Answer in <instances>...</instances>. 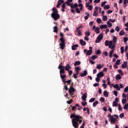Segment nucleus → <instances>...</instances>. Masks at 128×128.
Listing matches in <instances>:
<instances>
[{
	"label": "nucleus",
	"instance_id": "nucleus-35",
	"mask_svg": "<svg viewBox=\"0 0 128 128\" xmlns=\"http://www.w3.org/2000/svg\"><path fill=\"white\" fill-rule=\"evenodd\" d=\"M91 60H96V58H98V56L94 55L90 58Z\"/></svg>",
	"mask_w": 128,
	"mask_h": 128
},
{
	"label": "nucleus",
	"instance_id": "nucleus-47",
	"mask_svg": "<svg viewBox=\"0 0 128 128\" xmlns=\"http://www.w3.org/2000/svg\"><path fill=\"white\" fill-rule=\"evenodd\" d=\"M100 39L98 38H96V44H98V42H100Z\"/></svg>",
	"mask_w": 128,
	"mask_h": 128
},
{
	"label": "nucleus",
	"instance_id": "nucleus-1",
	"mask_svg": "<svg viewBox=\"0 0 128 128\" xmlns=\"http://www.w3.org/2000/svg\"><path fill=\"white\" fill-rule=\"evenodd\" d=\"M70 118L72 119V124L74 128H78V126L82 122V117L80 115L73 114L70 115Z\"/></svg>",
	"mask_w": 128,
	"mask_h": 128
},
{
	"label": "nucleus",
	"instance_id": "nucleus-31",
	"mask_svg": "<svg viewBox=\"0 0 128 128\" xmlns=\"http://www.w3.org/2000/svg\"><path fill=\"white\" fill-rule=\"evenodd\" d=\"M70 82H72V80H68L67 81H66L65 80V82H64V84H68L67 86H68V84H70Z\"/></svg>",
	"mask_w": 128,
	"mask_h": 128
},
{
	"label": "nucleus",
	"instance_id": "nucleus-25",
	"mask_svg": "<svg viewBox=\"0 0 128 128\" xmlns=\"http://www.w3.org/2000/svg\"><path fill=\"white\" fill-rule=\"evenodd\" d=\"M97 38H99L100 40H102V38H104V35L102 34H99Z\"/></svg>",
	"mask_w": 128,
	"mask_h": 128
},
{
	"label": "nucleus",
	"instance_id": "nucleus-63",
	"mask_svg": "<svg viewBox=\"0 0 128 128\" xmlns=\"http://www.w3.org/2000/svg\"><path fill=\"white\" fill-rule=\"evenodd\" d=\"M124 92H128V86H126L124 90Z\"/></svg>",
	"mask_w": 128,
	"mask_h": 128
},
{
	"label": "nucleus",
	"instance_id": "nucleus-26",
	"mask_svg": "<svg viewBox=\"0 0 128 128\" xmlns=\"http://www.w3.org/2000/svg\"><path fill=\"white\" fill-rule=\"evenodd\" d=\"M54 32H56L58 33V26H54Z\"/></svg>",
	"mask_w": 128,
	"mask_h": 128
},
{
	"label": "nucleus",
	"instance_id": "nucleus-41",
	"mask_svg": "<svg viewBox=\"0 0 128 128\" xmlns=\"http://www.w3.org/2000/svg\"><path fill=\"white\" fill-rule=\"evenodd\" d=\"M96 100V98H92L89 100V102H94Z\"/></svg>",
	"mask_w": 128,
	"mask_h": 128
},
{
	"label": "nucleus",
	"instance_id": "nucleus-16",
	"mask_svg": "<svg viewBox=\"0 0 128 128\" xmlns=\"http://www.w3.org/2000/svg\"><path fill=\"white\" fill-rule=\"evenodd\" d=\"M76 70V74H78V72H80V66H77L75 68Z\"/></svg>",
	"mask_w": 128,
	"mask_h": 128
},
{
	"label": "nucleus",
	"instance_id": "nucleus-28",
	"mask_svg": "<svg viewBox=\"0 0 128 128\" xmlns=\"http://www.w3.org/2000/svg\"><path fill=\"white\" fill-rule=\"evenodd\" d=\"M78 4H75L74 5L72 4V5L70 6L71 8H78Z\"/></svg>",
	"mask_w": 128,
	"mask_h": 128
},
{
	"label": "nucleus",
	"instance_id": "nucleus-10",
	"mask_svg": "<svg viewBox=\"0 0 128 128\" xmlns=\"http://www.w3.org/2000/svg\"><path fill=\"white\" fill-rule=\"evenodd\" d=\"M66 70H67V72H68L70 68H72V67L70 66L69 64H66V66L64 68Z\"/></svg>",
	"mask_w": 128,
	"mask_h": 128
},
{
	"label": "nucleus",
	"instance_id": "nucleus-43",
	"mask_svg": "<svg viewBox=\"0 0 128 128\" xmlns=\"http://www.w3.org/2000/svg\"><path fill=\"white\" fill-rule=\"evenodd\" d=\"M75 10H76V12H77V14H80V8H76L75 9Z\"/></svg>",
	"mask_w": 128,
	"mask_h": 128
},
{
	"label": "nucleus",
	"instance_id": "nucleus-44",
	"mask_svg": "<svg viewBox=\"0 0 128 128\" xmlns=\"http://www.w3.org/2000/svg\"><path fill=\"white\" fill-rule=\"evenodd\" d=\"M64 4H67L68 6H72V4L68 1H66V2H65Z\"/></svg>",
	"mask_w": 128,
	"mask_h": 128
},
{
	"label": "nucleus",
	"instance_id": "nucleus-32",
	"mask_svg": "<svg viewBox=\"0 0 128 128\" xmlns=\"http://www.w3.org/2000/svg\"><path fill=\"white\" fill-rule=\"evenodd\" d=\"M108 28V26L107 25H102L100 26V28H101L102 30V28Z\"/></svg>",
	"mask_w": 128,
	"mask_h": 128
},
{
	"label": "nucleus",
	"instance_id": "nucleus-30",
	"mask_svg": "<svg viewBox=\"0 0 128 128\" xmlns=\"http://www.w3.org/2000/svg\"><path fill=\"white\" fill-rule=\"evenodd\" d=\"M114 50H112L110 52V54H109V56L110 58H112V54H114Z\"/></svg>",
	"mask_w": 128,
	"mask_h": 128
},
{
	"label": "nucleus",
	"instance_id": "nucleus-27",
	"mask_svg": "<svg viewBox=\"0 0 128 128\" xmlns=\"http://www.w3.org/2000/svg\"><path fill=\"white\" fill-rule=\"evenodd\" d=\"M94 32H96V34H100V28L96 27L95 28Z\"/></svg>",
	"mask_w": 128,
	"mask_h": 128
},
{
	"label": "nucleus",
	"instance_id": "nucleus-60",
	"mask_svg": "<svg viewBox=\"0 0 128 128\" xmlns=\"http://www.w3.org/2000/svg\"><path fill=\"white\" fill-rule=\"evenodd\" d=\"M84 40H86L87 42H88V40H90V38H88V36H86L84 37Z\"/></svg>",
	"mask_w": 128,
	"mask_h": 128
},
{
	"label": "nucleus",
	"instance_id": "nucleus-51",
	"mask_svg": "<svg viewBox=\"0 0 128 128\" xmlns=\"http://www.w3.org/2000/svg\"><path fill=\"white\" fill-rule=\"evenodd\" d=\"M78 74H77L76 73V74H73V78H78Z\"/></svg>",
	"mask_w": 128,
	"mask_h": 128
},
{
	"label": "nucleus",
	"instance_id": "nucleus-21",
	"mask_svg": "<svg viewBox=\"0 0 128 128\" xmlns=\"http://www.w3.org/2000/svg\"><path fill=\"white\" fill-rule=\"evenodd\" d=\"M92 54V50H88L86 52V55L90 56Z\"/></svg>",
	"mask_w": 128,
	"mask_h": 128
},
{
	"label": "nucleus",
	"instance_id": "nucleus-57",
	"mask_svg": "<svg viewBox=\"0 0 128 128\" xmlns=\"http://www.w3.org/2000/svg\"><path fill=\"white\" fill-rule=\"evenodd\" d=\"M120 60H116V64L117 66H118V64H120Z\"/></svg>",
	"mask_w": 128,
	"mask_h": 128
},
{
	"label": "nucleus",
	"instance_id": "nucleus-5",
	"mask_svg": "<svg viewBox=\"0 0 128 128\" xmlns=\"http://www.w3.org/2000/svg\"><path fill=\"white\" fill-rule=\"evenodd\" d=\"M112 40L108 41V40L105 41L106 46H109V48H110V47L112 46Z\"/></svg>",
	"mask_w": 128,
	"mask_h": 128
},
{
	"label": "nucleus",
	"instance_id": "nucleus-12",
	"mask_svg": "<svg viewBox=\"0 0 128 128\" xmlns=\"http://www.w3.org/2000/svg\"><path fill=\"white\" fill-rule=\"evenodd\" d=\"M69 94H70V92H76V90H74V88H72V86H70V88L68 89Z\"/></svg>",
	"mask_w": 128,
	"mask_h": 128
},
{
	"label": "nucleus",
	"instance_id": "nucleus-50",
	"mask_svg": "<svg viewBox=\"0 0 128 128\" xmlns=\"http://www.w3.org/2000/svg\"><path fill=\"white\" fill-rule=\"evenodd\" d=\"M82 106H86V104H88V103L86 102H82Z\"/></svg>",
	"mask_w": 128,
	"mask_h": 128
},
{
	"label": "nucleus",
	"instance_id": "nucleus-37",
	"mask_svg": "<svg viewBox=\"0 0 128 128\" xmlns=\"http://www.w3.org/2000/svg\"><path fill=\"white\" fill-rule=\"evenodd\" d=\"M120 36H124V30H122L120 33H119Z\"/></svg>",
	"mask_w": 128,
	"mask_h": 128
},
{
	"label": "nucleus",
	"instance_id": "nucleus-53",
	"mask_svg": "<svg viewBox=\"0 0 128 128\" xmlns=\"http://www.w3.org/2000/svg\"><path fill=\"white\" fill-rule=\"evenodd\" d=\"M122 103L123 104H126V99H122Z\"/></svg>",
	"mask_w": 128,
	"mask_h": 128
},
{
	"label": "nucleus",
	"instance_id": "nucleus-56",
	"mask_svg": "<svg viewBox=\"0 0 128 128\" xmlns=\"http://www.w3.org/2000/svg\"><path fill=\"white\" fill-rule=\"evenodd\" d=\"M124 46H122L120 48L121 54H123L124 53Z\"/></svg>",
	"mask_w": 128,
	"mask_h": 128
},
{
	"label": "nucleus",
	"instance_id": "nucleus-58",
	"mask_svg": "<svg viewBox=\"0 0 128 128\" xmlns=\"http://www.w3.org/2000/svg\"><path fill=\"white\" fill-rule=\"evenodd\" d=\"M98 16V12H96V11H94L93 16Z\"/></svg>",
	"mask_w": 128,
	"mask_h": 128
},
{
	"label": "nucleus",
	"instance_id": "nucleus-14",
	"mask_svg": "<svg viewBox=\"0 0 128 128\" xmlns=\"http://www.w3.org/2000/svg\"><path fill=\"white\" fill-rule=\"evenodd\" d=\"M88 74V71L86 70H84V73H81L80 74V76L84 77L86 76Z\"/></svg>",
	"mask_w": 128,
	"mask_h": 128
},
{
	"label": "nucleus",
	"instance_id": "nucleus-48",
	"mask_svg": "<svg viewBox=\"0 0 128 128\" xmlns=\"http://www.w3.org/2000/svg\"><path fill=\"white\" fill-rule=\"evenodd\" d=\"M120 118H124V113H122L120 115Z\"/></svg>",
	"mask_w": 128,
	"mask_h": 128
},
{
	"label": "nucleus",
	"instance_id": "nucleus-23",
	"mask_svg": "<svg viewBox=\"0 0 128 128\" xmlns=\"http://www.w3.org/2000/svg\"><path fill=\"white\" fill-rule=\"evenodd\" d=\"M80 61H76L74 64V66H80Z\"/></svg>",
	"mask_w": 128,
	"mask_h": 128
},
{
	"label": "nucleus",
	"instance_id": "nucleus-46",
	"mask_svg": "<svg viewBox=\"0 0 128 128\" xmlns=\"http://www.w3.org/2000/svg\"><path fill=\"white\" fill-rule=\"evenodd\" d=\"M106 2H104L101 4V6L102 8H104V6H106Z\"/></svg>",
	"mask_w": 128,
	"mask_h": 128
},
{
	"label": "nucleus",
	"instance_id": "nucleus-20",
	"mask_svg": "<svg viewBox=\"0 0 128 128\" xmlns=\"http://www.w3.org/2000/svg\"><path fill=\"white\" fill-rule=\"evenodd\" d=\"M62 4H64V0H58V4L60 6L62 5Z\"/></svg>",
	"mask_w": 128,
	"mask_h": 128
},
{
	"label": "nucleus",
	"instance_id": "nucleus-22",
	"mask_svg": "<svg viewBox=\"0 0 128 128\" xmlns=\"http://www.w3.org/2000/svg\"><path fill=\"white\" fill-rule=\"evenodd\" d=\"M116 78L117 80H120L122 79V76H120V75L118 74L116 76Z\"/></svg>",
	"mask_w": 128,
	"mask_h": 128
},
{
	"label": "nucleus",
	"instance_id": "nucleus-4",
	"mask_svg": "<svg viewBox=\"0 0 128 128\" xmlns=\"http://www.w3.org/2000/svg\"><path fill=\"white\" fill-rule=\"evenodd\" d=\"M64 66L60 65L58 67V70H60V74H65L66 71L64 70Z\"/></svg>",
	"mask_w": 128,
	"mask_h": 128
},
{
	"label": "nucleus",
	"instance_id": "nucleus-19",
	"mask_svg": "<svg viewBox=\"0 0 128 128\" xmlns=\"http://www.w3.org/2000/svg\"><path fill=\"white\" fill-rule=\"evenodd\" d=\"M80 44L81 46H86V42L82 40H80Z\"/></svg>",
	"mask_w": 128,
	"mask_h": 128
},
{
	"label": "nucleus",
	"instance_id": "nucleus-52",
	"mask_svg": "<svg viewBox=\"0 0 128 128\" xmlns=\"http://www.w3.org/2000/svg\"><path fill=\"white\" fill-rule=\"evenodd\" d=\"M124 110H128V104H126L124 106Z\"/></svg>",
	"mask_w": 128,
	"mask_h": 128
},
{
	"label": "nucleus",
	"instance_id": "nucleus-39",
	"mask_svg": "<svg viewBox=\"0 0 128 128\" xmlns=\"http://www.w3.org/2000/svg\"><path fill=\"white\" fill-rule=\"evenodd\" d=\"M114 48H116V44L114 43L113 44H112V46L111 45V47H110V48H111L112 50H114Z\"/></svg>",
	"mask_w": 128,
	"mask_h": 128
},
{
	"label": "nucleus",
	"instance_id": "nucleus-62",
	"mask_svg": "<svg viewBox=\"0 0 128 128\" xmlns=\"http://www.w3.org/2000/svg\"><path fill=\"white\" fill-rule=\"evenodd\" d=\"M66 4L65 3H64L62 5V8H66Z\"/></svg>",
	"mask_w": 128,
	"mask_h": 128
},
{
	"label": "nucleus",
	"instance_id": "nucleus-17",
	"mask_svg": "<svg viewBox=\"0 0 128 128\" xmlns=\"http://www.w3.org/2000/svg\"><path fill=\"white\" fill-rule=\"evenodd\" d=\"M114 88H116L117 90H120V88L118 86V84H116L115 86H113Z\"/></svg>",
	"mask_w": 128,
	"mask_h": 128
},
{
	"label": "nucleus",
	"instance_id": "nucleus-29",
	"mask_svg": "<svg viewBox=\"0 0 128 128\" xmlns=\"http://www.w3.org/2000/svg\"><path fill=\"white\" fill-rule=\"evenodd\" d=\"M98 104V101H96L95 102H94L92 104V106L94 108H96V105Z\"/></svg>",
	"mask_w": 128,
	"mask_h": 128
},
{
	"label": "nucleus",
	"instance_id": "nucleus-8",
	"mask_svg": "<svg viewBox=\"0 0 128 128\" xmlns=\"http://www.w3.org/2000/svg\"><path fill=\"white\" fill-rule=\"evenodd\" d=\"M60 77L61 78L62 80V82H65L66 80V74H60Z\"/></svg>",
	"mask_w": 128,
	"mask_h": 128
},
{
	"label": "nucleus",
	"instance_id": "nucleus-45",
	"mask_svg": "<svg viewBox=\"0 0 128 128\" xmlns=\"http://www.w3.org/2000/svg\"><path fill=\"white\" fill-rule=\"evenodd\" d=\"M102 54V52L100 50H98L96 52V54Z\"/></svg>",
	"mask_w": 128,
	"mask_h": 128
},
{
	"label": "nucleus",
	"instance_id": "nucleus-2",
	"mask_svg": "<svg viewBox=\"0 0 128 128\" xmlns=\"http://www.w3.org/2000/svg\"><path fill=\"white\" fill-rule=\"evenodd\" d=\"M52 10V12L51 14V16L54 19V20H58L60 18V16L58 14V10L56 7H54Z\"/></svg>",
	"mask_w": 128,
	"mask_h": 128
},
{
	"label": "nucleus",
	"instance_id": "nucleus-36",
	"mask_svg": "<svg viewBox=\"0 0 128 128\" xmlns=\"http://www.w3.org/2000/svg\"><path fill=\"white\" fill-rule=\"evenodd\" d=\"M107 24H108L109 28L112 26V24L110 21H107Z\"/></svg>",
	"mask_w": 128,
	"mask_h": 128
},
{
	"label": "nucleus",
	"instance_id": "nucleus-34",
	"mask_svg": "<svg viewBox=\"0 0 128 128\" xmlns=\"http://www.w3.org/2000/svg\"><path fill=\"white\" fill-rule=\"evenodd\" d=\"M118 102H116V101L113 102L112 106H118Z\"/></svg>",
	"mask_w": 128,
	"mask_h": 128
},
{
	"label": "nucleus",
	"instance_id": "nucleus-40",
	"mask_svg": "<svg viewBox=\"0 0 128 128\" xmlns=\"http://www.w3.org/2000/svg\"><path fill=\"white\" fill-rule=\"evenodd\" d=\"M85 35L86 36H90V33L89 32L86 31L85 32Z\"/></svg>",
	"mask_w": 128,
	"mask_h": 128
},
{
	"label": "nucleus",
	"instance_id": "nucleus-11",
	"mask_svg": "<svg viewBox=\"0 0 128 128\" xmlns=\"http://www.w3.org/2000/svg\"><path fill=\"white\" fill-rule=\"evenodd\" d=\"M104 72H100L98 74H97L96 76L97 78H102L104 76Z\"/></svg>",
	"mask_w": 128,
	"mask_h": 128
},
{
	"label": "nucleus",
	"instance_id": "nucleus-18",
	"mask_svg": "<svg viewBox=\"0 0 128 128\" xmlns=\"http://www.w3.org/2000/svg\"><path fill=\"white\" fill-rule=\"evenodd\" d=\"M103 94L105 98H108V91L106 90L104 91Z\"/></svg>",
	"mask_w": 128,
	"mask_h": 128
},
{
	"label": "nucleus",
	"instance_id": "nucleus-49",
	"mask_svg": "<svg viewBox=\"0 0 128 128\" xmlns=\"http://www.w3.org/2000/svg\"><path fill=\"white\" fill-rule=\"evenodd\" d=\"M96 22H98V24H100V22H102V20L100 18H98L96 19Z\"/></svg>",
	"mask_w": 128,
	"mask_h": 128
},
{
	"label": "nucleus",
	"instance_id": "nucleus-6",
	"mask_svg": "<svg viewBox=\"0 0 128 128\" xmlns=\"http://www.w3.org/2000/svg\"><path fill=\"white\" fill-rule=\"evenodd\" d=\"M82 28V26H79L76 28V32H78V36H82V31H80V28Z\"/></svg>",
	"mask_w": 128,
	"mask_h": 128
},
{
	"label": "nucleus",
	"instance_id": "nucleus-42",
	"mask_svg": "<svg viewBox=\"0 0 128 128\" xmlns=\"http://www.w3.org/2000/svg\"><path fill=\"white\" fill-rule=\"evenodd\" d=\"M102 20H104V22H106V21L108 20V16H104L103 18H102Z\"/></svg>",
	"mask_w": 128,
	"mask_h": 128
},
{
	"label": "nucleus",
	"instance_id": "nucleus-38",
	"mask_svg": "<svg viewBox=\"0 0 128 128\" xmlns=\"http://www.w3.org/2000/svg\"><path fill=\"white\" fill-rule=\"evenodd\" d=\"M110 5H106L105 6H104V10H108L110 8Z\"/></svg>",
	"mask_w": 128,
	"mask_h": 128
},
{
	"label": "nucleus",
	"instance_id": "nucleus-24",
	"mask_svg": "<svg viewBox=\"0 0 128 128\" xmlns=\"http://www.w3.org/2000/svg\"><path fill=\"white\" fill-rule=\"evenodd\" d=\"M102 66H104V64H102V66H100V64H97L96 66V68H97V70H100V68H102Z\"/></svg>",
	"mask_w": 128,
	"mask_h": 128
},
{
	"label": "nucleus",
	"instance_id": "nucleus-61",
	"mask_svg": "<svg viewBox=\"0 0 128 128\" xmlns=\"http://www.w3.org/2000/svg\"><path fill=\"white\" fill-rule=\"evenodd\" d=\"M122 98H126L127 96L126 94L122 93Z\"/></svg>",
	"mask_w": 128,
	"mask_h": 128
},
{
	"label": "nucleus",
	"instance_id": "nucleus-59",
	"mask_svg": "<svg viewBox=\"0 0 128 128\" xmlns=\"http://www.w3.org/2000/svg\"><path fill=\"white\" fill-rule=\"evenodd\" d=\"M118 72H119L120 74H121V76L123 75L122 71V70H118Z\"/></svg>",
	"mask_w": 128,
	"mask_h": 128
},
{
	"label": "nucleus",
	"instance_id": "nucleus-33",
	"mask_svg": "<svg viewBox=\"0 0 128 128\" xmlns=\"http://www.w3.org/2000/svg\"><path fill=\"white\" fill-rule=\"evenodd\" d=\"M116 40H117V38H116V36H114L113 37V42H114V44H116Z\"/></svg>",
	"mask_w": 128,
	"mask_h": 128
},
{
	"label": "nucleus",
	"instance_id": "nucleus-15",
	"mask_svg": "<svg viewBox=\"0 0 128 128\" xmlns=\"http://www.w3.org/2000/svg\"><path fill=\"white\" fill-rule=\"evenodd\" d=\"M76 48H78V44H76L75 45H73L72 46V50H76Z\"/></svg>",
	"mask_w": 128,
	"mask_h": 128
},
{
	"label": "nucleus",
	"instance_id": "nucleus-13",
	"mask_svg": "<svg viewBox=\"0 0 128 128\" xmlns=\"http://www.w3.org/2000/svg\"><path fill=\"white\" fill-rule=\"evenodd\" d=\"M86 95H87L86 93H84L82 95V100H84V102H86V98H88Z\"/></svg>",
	"mask_w": 128,
	"mask_h": 128
},
{
	"label": "nucleus",
	"instance_id": "nucleus-3",
	"mask_svg": "<svg viewBox=\"0 0 128 128\" xmlns=\"http://www.w3.org/2000/svg\"><path fill=\"white\" fill-rule=\"evenodd\" d=\"M60 36L61 37L60 38V42H61V43L59 44V46L61 50H64L66 47V40H64V34L60 32Z\"/></svg>",
	"mask_w": 128,
	"mask_h": 128
},
{
	"label": "nucleus",
	"instance_id": "nucleus-54",
	"mask_svg": "<svg viewBox=\"0 0 128 128\" xmlns=\"http://www.w3.org/2000/svg\"><path fill=\"white\" fill-rule=\"evenodd\" d=\"M100 102H104V98L101 97L100 100Z\"/></svg>",
	"mask_w": 128,
	"mask_h": 128
},
{
	"label": "nucleus",
	"instance_id": "nucleus-55",
	"mask_svg": "<svg viewBox=\"0 0 128 128\" xmlns=\"http://www.w3.org/2000/svg\"><path fill=\"white\" fill-rule=\"evenodd\" d=\"M115 30H116L118 32H120V27H118V26H116V27Z\"/></svg>",
	"mask_w": 128,
	"mask_h": 128
},
{
	"label": "nucleus",
	"instance_id": "nucleus-9",
	"mask_svg": "<svg viewBox=\"0 0 128 128\" xmlns=\"http://www.w3.org/2000/svg\"><path fill=\"white\" fill-rule=\"evenodd\" d=\"M122 68H128V62H124L122 64Z\"/></svg>",
	"mask_w": 128,
	"mask_h": 128
},
{
	"label": "nucleus",
	"instance_id": "nucleus-7",
	"mask_svg": "<svg viewBox=\"0 0 128 128\" xmlns=\"http://www.w3.org/2000/svg\"><path fill=\"white\" fill-rule=\"evenodd\" d=\"M110 120L111 124H116V122L118 119L116 118H114V116H112L111 117V118L110 119Z\"/></svg>",
	"mask_w": 128,
	"mask_h": 128
},
{
	"label": "nucleus",
	"instance_id": "nucleus-64",
	"mask_svg": "<svg viewBox=\"0 0 128 128\" xmlns=\"http://www.w3.org/2000/svg\"><path fill=\"white\" fill-rule=\"evenodd\" d=\"M86 110L87 112V114H90V108H86Z\"/></svg>",
	"mask_w": 128,
	"mask_h": 128
}]
</instances>
